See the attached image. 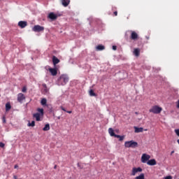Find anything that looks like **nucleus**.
I'll use <instances>...</instances> for the list:
<instances>
[{
  "label": "nucleus",
  "mask_w": 179,
  "mask_h": 179,
  "mask_svg": "<svg viewBox=\"0 0 179 179\" xmlns=\"http://www.w3.org/2000/svg\"><path fill=\"white\" fill-rule=\"evenodd\" d=\"M135 179H145V174L141 173V174H140V176L136 177Z\"/></svg>",
  "instance_id": "bb28decb"
},
{
  "label": "nucleus",
  "mask_w": 179,
  "mask_h": 179,
  "mask_svg": "<svg viewBox=\"0 0 179 179\" xmlns=\"http://www.w3.org/2000/svg\"><path fill=\"white\" fill-rule=\"evenodd\" d=\"M147 164H148V166H156L157 162H156V159H150L147 162Z\"/></svg>",
  "instance_id": "f8f14e48"
},
{
  "label": "nucleus",
  "mask_w": 179,
  "mask_h": 179,
  "mask_svg": "<svg viewBox=\"0 0 179 179\" xmlns=\"http://www.w3.org/2000/svg\"><path fill=\"white\" fill-rule=\"evenodd\" d=\"M43 131H50V124H46L43 128Z\"/></svg>",
  "instance_id": "b1692460"
},
{
  "label": "nucleus",
  "mask_w": 179,
  "mask_h": 179,
  "mask_svg": "<svg viewBox=\"0 0 179 179\" xmlns=\"http://www.w3.org/2000/svg\"><path fill=\"white\" fill-rule=\"evenodd\" d=\"M36 126V122L32 121L31 123L28 124V127H35Z\"/></svg>",
  "instance_id": "c85d7f7f"
},
{
  "label": "nucleus",
  "mask_w": 179,
  "mask_h": 179,
  "mask_svg": "<svg viewBox=\"0 0 179 179\" xmlns=\"http://www.w3.org/2000/svg\"><path fill=\"white\" fill-rule=\"evenodd\" d=\"M89 94H90V96H94V97H96V96H97V95L96 94V93H94V91L93 90H90Z\"/></svg>",
  "instance_id": "5701e85b"
},
{
  "label": "nucleus",
  "mask_w": 179,
  "mask_h": 179,
  "mask_svg": "<svg viewBox=\"0 0 179 179\" xmlns=\"http://www.w3.org/2000/svg\"><path fill=\"white\" fill-rule=\"evenodd\" d=\"M19 168V166L17 165V164H15V166H14V169H18Z\"/></svg>",
  "instance_id": "c9c22d12"
},
{
  "label": "nucleus",
  "mask_w": 179,
  "mask_h": 179,
  "mask_svg": "<svg viewBox=\"0 0 179 179\" xmlns=\"http://www.w3.org/2000/svg\"><path fill=\"white\" fill-rule=\"evenodd\" d=\"M69 81V78H68V76L63 74L58 79V85L65 86Z\"/></svg>",
  "instance_id": "f257e3e1"
},
{
  "label": "nucleus",
  "mask_w": 179,
  "mask_h": 179,
  "mask_svg": "<svg viewBox=\"0 0 179 179\" xmlns=\"http://www.w3.org/2000/svg\"><path fill=\"white\" fill-rule=\"evenodd\" d=\"M113 50L114 51H115V50H117V47H116L115 45H113Z\"/></svg>",
  "instance_id": "72a5a7b5"
},
{
  "label": "nucleus",
  "mask_w": 179,
  "mask_h": 179,
  "mask_svg": "<svg viewBox=\"0 0 179 179\" xmlns=\"http://www.w3.org/2000/svg\"><path fill=\"white\" fill-rule=\"evenodd\" d=\"M54 169H57V165H55V166H54Z\"/></svg>",
  "instance_id": "ea45409f"
},
{
  "label": "nucleus",
  "mask_w": 179,
  "mask_h": 179,
  "mask_svg": "<svg viewBox=\"0 0 179 179\" xmlns=\"http://www.w3.org/2000/svg\"><path fill=\"white\" fill-rule=\"evenodd\" d=\"M175 134H176V135L179 136V129H175Z\"/></svg>",
  "instance_id": "7c9ffc66"
},
{
  "label": "nucleus",
  "mask_w": 179,
  "mask_h": 179,
  "mask_svg": "<svg viewBox=\"0 0 179 179\" xmlns=\"http://www.w3.org/2000/svg\"><path fill=\"white\" fill-rule=\"evenodd\" d=\"M33 31H38V32L44 31V27H41L40 25H35L33 27Z\"/></svg>",
  "instance_id": "6e6552de"
},
{
  "label": "nucleus",
  "mask_w": 179,
  "mask_h": 179,
  "mask_svg": "<svg viewBox=\"0 0 179 179\" xmlns=\"http://www.w3.org/2000/svg\"><path fill=\"white\" fill-rule=\"evenodd\" d=\"M113 15H114L115 16H117V15H118V12L115 11V12L113 13Z\"/></svg>",
  "instance_id": "473e14b6"
},
{
  "label": "nucleus",
  "mask_w": 179,
  "mask_h": 179,
  "mask_svg": "<svg viewBox=\"0 0 179 179\" xmlns=\"http://www.w3.org/2000/svg\"><path fill=\"white\" fill-rule=\"evenodd\" d=\"M0 97H1V94H0Z\"/></svg>",
  "instance_id": "79ce46f5"
},
{
  "label": "nucleus",
  "mask_w": 179,
  "mask_h": 179,
  "mask_svg": "<svg viewBox=\"0 0 179 179\" xmlns=\"http://www.w3.org/2000/svg\"><path fill=\"white\" fill-rule=\"evenodd\" d=\"M165 179H173V178L171 176H166Z\"/></svg>",
  "instance_id": "f704fd0d"
},
{
  "label": "nucleus",
  "mask_w": 179,
  "mask_h": 179,
  "mask_svg": "<svg viewBox=\"0 0 179 179\" xmlns=\"http://www.w3.org/2000/svg\"><path fill=\"white\" fill-rule=\"evenodd\" d=\"M60 62V60L59 59H58L57 57L55 56H53L52 57V63H53V65H57V64H59Z\"/></svg>",
  "instance_id": "4468645a"
},
{
  "label": "nucleus",
  "mask_w": 179,
  "mask_h": 179,
  "mask_svg": "<svg viewBox=\"0 0 179 179\" xmlns=\"http://www.w3.org/2000/svg\"><path fill=\"white\" fill-rule=\"evenodd\" d=\"M106 47L103 45H99L96 47V51H103V50H105Z\"/></svg>",
  "instance_id": "6ab92c4d"
},
{
  "label": "nucleus",
  "mask_w": 179,
  "mask_h": 179,
  "mask_svg": "<svg viewBox=\"0 0 179 179\" xmlns=\"http://www.w3.org/2000/svg\"><path fill=\"white\" fill-rule=\"evenodd\" d=\"M62 1V4L63 5V6H68V5H69V3H71V0H61Z\"/></svg>",
  "instance_id": "dca6fc26"
},
{
  "label": "nucleus",
  "mask_w": 179,
  "mask_h": 179,
  "mask_svg": "<svg viewBox=\"0 0 179 179\" xmlns=\"http://www.w3.org/2000/svg\"><path fill=\"white\" fill-rule=\"evenodd\" d=\"M136 114H138V112H136Z\"/></svg>",
  "instance_id": "a19ab883"
},
{
  "label": "nucleus",
  "mask_w": 179,
  "mask_h": 179,
  "mask_svg": "<svg viewBox=\"0 0 179 179\" xmlns=\"http://www.w3.org/2000/svg\"><path fill=\"white\" fill-rule=\"evenodd\" d=\"M3 122L5 124L6 122V120H5V117H3Z\"/></svg>",
  "instance_id": "e433bc0d"
},
{
  "label": "nucleus",
  "mask_w": 179,
  "mask_h": 179,
  "mask_svg": "<svg viewBox=\"0 0 179 179\" xmlns=\"http://www.w3.org/2000/svg\"><path fill=\"white\" fill-rule=\"evenodd\" d=\"M11 108H12V106H10V103L8 102L6 104V110L9 111V110H10Z\"/></svg>",
  "instance_id": "4be33fe9"
},
{
  "label": "nucleus",
  "mask_w": 179,
  "mask_h": 179,
  "mask_svg": "<svg viewBox=\"0 0 179 179\" xmlns=\"http://www.w3.org/2000/svg\"><path fill=\"white\" fill-rule=\"evenodd\" d=\"M108 133L110 135V136H114L115 138V136H117V134H115V133H114V129H113V128L108 129Z\"/></svg>",
  "instance_id": "a211bd4d"
},
{
  "label": "nucleus",
  "mask_w": 179,
  "mask_h": 179,
  "mask_svg": "<svg viewBox=\"0 0 179 179\" xmlns=\"http://www.w3.org/2000/svg\"><path fill=\"white\" fill-rule=\"evenodd\" d=\"M0 148H5V143L0 142Z\"/></svg>",
  "instance_id": "2f4dec72"
},
{
  "label": "nucleus",
  "mask_w": 179,
  "mask_h": 179,
  "mask_svg": "<svg viewBox=\"0 0 179 179\" xmlns=\"http://www.w3.org/2000/svg\"><path fill=\"white\" fill-rule=\"evenodd\" d=\"M143 169L141 167H134L131 170V176H136L137 173H142Z\"/></svg>",
  "instance_id": "423d86ee"
},
{
  "label": "nucleus",
  "mask_w": 179,
  "mask_h": 179,
  "mask_svg": "<svg viewBox=\"0 0 179 179\" xmlns=\"http://www.w3.org/2000/svg\"><path fill=\"white\" fill-rule=\"evenodd\" d=\"M49 72L51 73L52 76H57L58 73V71L57 70V69L52 68L49 69Z\"/></svg>",
  "instance_id": "9d476101"
},
{
  "label": "nucleus",
  "mask_w": 179,
  "mask_h": 179,
  "mask_svg": "<svg viewBox=\"0 0 179 179\" xmlns=\"http://www.w3.org/2000/svg\"><path fill=\"white\" fill-rule=\"evenodd\" d=\"M19 27H21V29H24L26 26H27V22L26 21H20L18 22Z\"/></svg>",
  "instance_id": "9b49d317"
},
{
  "label": "nucleus",
  "mask_w": 179,
  "mask_h": 179,
  "mask_svg": "<svg viewBox=\"0 0 179 179\" xmlns=\"http://www.w3.org/2000/svg\"><path fill=\"white\" fill-rule=\"evenodd\" d=\"M22 92L23 93H26V92H27V88L26 87H23L22 89Z\"/></svg>",
  "instance_id": "c756f323"
},
{
  "label": "nucleus",
  "mask_w": 179,
  "mask_h": 179,
  "mask_svg": "<svg viewBox=\"0 0 179 179\" xmlns=\"http://www.w3.org/2000/svg\"><path fill=\"white\" fill-rule=\"evenodd\" d=\"M61 16L60 14H55L54 13H50L48 15V19H50V20H57L58 17Z\"/></svg>",
  "instance_id": "39448f33"
},
{
  "label": "nucleus",
  "mask_w": 179,
  "mask_h": 179,
  "mask_svg": "<svg viewBox=\"0 0 179 179\" xmlns=\"http://www.w3.org/2000/svg\"><path fill=\"white\" fill-rule=\"evenodd\" d=\"M137 146H138V143L136 141H126L124 143L125 148H137Z\"/></svg>",
  "instance_id": "7ed1b4c3"
},
{
  "label": "nucleus",
  "mask_w": 179,
  "mask_h": 179,
  "mask_svg": "<svg viewBox=\"0 0 179 179\" xmlns=\"http://www.w3.org/2000/svg\"><path fill=\"white\" fill-rule=\"evenodd\" d=\"M136 134H139V132H143V127H134Z\"/></svg>",
  "instance_id": "f3484780"
},
{
  "label": "nucleus",
  "mask_w": 179,
  "mask_h": 179,
  "mask_svg": "<svg viewBox=\"0 0 179 179\" xmlns=\"http://www.w3.org/2000/svg\"><path fill=\"white\" fill-rule=\"evenodd\" d=\"M42 86L43 87V94H47V93H48V92H49V90L47 87V85L46 84H43Z\"/></svg>",
  "instance_id": "2eb2a0df"
},
{
  "label": "nucleus",
  "mask_w": 179,
  "mask_h": 179,
  "mask_svg": "<svg viewBox=\"0 0 179 179\" xmlns=\"http://www.w3.org/2000/svg\"><path fill=\"white\" fill-rule=\"evenodd\" d=\"M150 159V155L148 154H143L141 157V162L142 163H146V162L149 161Z\"/></svg>",
  "instance_id": "0eeeda50"
},
{
  "label": "nucleus",
  "mask_w": 179,
  "mask_h": 179,
  "mask_svg": "<svg viewBox=\"0 0 179 179\" xmlns=\"http://www.w3.org/2000/svg\"><path fill=\"white\" fill-rule=\"evenodd\" d=\"M173 153H174V151H172V152H171V155H173Z\"/></svg>",
  "instance_id": "58836bf2"
},
{
  "label": "nucleus",
  "mask_w": 179,
  "mask_h": 179,
  "mask_svg": "<svg viewBox=\"0 0 179 179\" xmlns=\"http://www.w3.org/2000/svg\"><path fill=\"white\" fill-rule=\"evenodd\" d=\"M177 108H179V99H178V101L177 102Z\"/></svg>",
  "instance_id": "4c0bfd02"
},
{
  "label": "nucleus",
  "mask_w": 179,
  "mask_h": 179,
  "mask_svg": "<svg viewBox=\"0 0 179 179\" xmlns=\"http://www.w3.org/2000/svg\"><path fill=\"white\" fill-rule=\"evenodd\" d=\"M134 55L136 57H139L141 54V49L140 48H135L134 52H133Z\"/></svg>",
  "instance_id": "ddd939ff"
},
{
  "label": "nucleus",
  "mask_w": 179,
  "mask_h": 179,
  "mask_svg": "<svg viewBox=\"0 0 179 179\" xmlns=\"http://www.w3.org/2000/svg\"><path fill=\"white\" fill-rule=\"evenodd\" d=\"M131 35L130 38L131 40H134V41H136L137 40H139V35L136 31H130Z\"/></svg>",
  "instance_id": "20e7f679"
},
{
  "label": "nucleus",
  "mask_w": 179,
  "mask_h": 179,
  "mask_svg": "<svg viewBox=\"0 0 179 179\" xmlns=\"http://www.w3.org/2000/svg\"><path fill=\"white\" fill-rule=\"evenodd\" d=\"M33 117H34V118H36V121H41V119H40V113H34V114L33 115Z\"/></svg>",
  "instance_id": "aec40b11"
},
{
  "label": "nucleus",
  "mask_w": 179,
  "mask_h": 179,
  "mask_svg": "<svg viewBox=\"0 0 179 179\" xmlns=\"http://www.w3.org/2000/svg\"><path fill=\"white\" fill-rule=\"evenodd\" d=\"M23 100H26V96L22 93L17 94V101L19 103H23Z\"/></svg>",
  "instance_id": "1a4fd4ad"
},
{
  "label": "nucleus",
  "mask_w": 179,
  "mask_h": 179,
  "mask_svg": "<svg viewBox=\"0 0 179 179\" xmlns=\"http://www.w3.org/2000/svg\"><path fill=\"white\" fill-rule=\"evenodd\" d=\"M163 108L159 106H154L149 110L150 113H152L153 114H160Z\"/></svg>",
  "instance_id": "f03ea898"
},
{
  "label": "nucleus",
  "mask_w": 179,
  "mask_h": 179,
  "mask_svg": "<svg viewBox=\"0 0 179 179\" xmlns=\"http://www.w3.org/2000/svg\"><path fill=\"white\" fill-rule=\"evenodd\" d=\"M60 108L61 110H62V111L68 113V114H72V110H66V109H65V108H64L63 106H60Z\"/></svg>",
  "instance_id": "393cba45"
},
{
  "label": "nucleus",
  "mask_w": 179,
  "mask_h": 179,
  "mask_svg": "<svg viewBox=\"0 0 179 179\" xmlns=\"http://www.w3.org/2000/svg\"><path fill=\"white\" fill-rule=\"evenodd\" d=\"M37 111H38V113H41V115H44V109H43V108H38Z\"/></svg>",
  "instance_id": "cd10ccee"
},
{
  "label": "nucleus",
  "mask_w": 179,
  "mask_h": 179,
  "mask_svg": "<svg viewBox=\"0 0 179 179\" xmlns=\"http://www.w3.org/2000/svg\"><path fill=\"white\" fill-rule=\"evenodd\" d=\"M115 138H117L120 141H124V138H125V136L116 134Z\"/></svg>",
  "instance_id": "a878e982"
},
{
  "label": "nucleus",
  "mask_w": 179,
  "mask_h": 179,
  "mask_svg": "<svg viewBox=\"0 0 179 179\" xmlns=\"http://www.w3.org/2000/svg\"><path fill=\"white\" fill-rule=\"evenodd\" d=\"M41 106H47V99L43 98L41 101Z\"/></svg>",
  "instance_id": "412c9836"
}]
</instances>
